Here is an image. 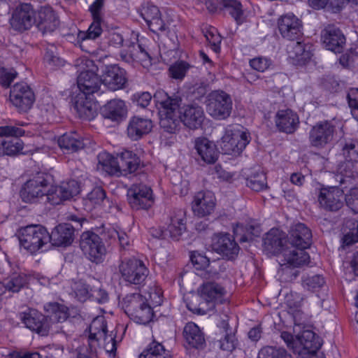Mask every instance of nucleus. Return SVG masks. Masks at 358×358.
<instances>
[{"label": "nucleus", "instance_id": "23", "mask_svg": "<svg viewBox=\"0 0 358 358\" xmlns=\"http://www.w3.org/2000/svg\"><path fill=\"white\" fill-rule=\"evenodd\" d=\"M101 78L102 84L111 91L124 88L127 81L125 71L116 64L106 66Z\"/></svg>", "mask_w": 358, "mask_h": 358}, {"label": "nucleus", "instance_id": "35", "mask_svg": "<svg viewBox=\"0 0 358 358\" xmlns=\"http://www.w3.org/2000/svg\"><path fill=\"white\" fill-rule=\"evenodd\" d=\"M74 229L69 224H60L50 234V241L57 246H67L73 240Z\"/></svg>", "mask_w": 358, "mask_h": 358}, {"label": "nucleus", "instance_id": "39", "mask_svg": "<svg viewBox=\"0 0 358 358\" xmlns=\"http://www.w3.org/2000/svg\"><path fill=\"white\" fill-rule=\"evenodd\" d=\"M117 163V173L126 175L132 173L138 169L140 159L133 152L124 150L121 152Z\"/></svg>", "mask_w": 358, "mask_h": 358}, {"label": "nucleus", "instance_id": "17", "mask_svg": "<svg viewBox=\"0 0 358 358\" xmlns=\"http://www.w3.org/2000/svg\"><path fill=\"white\" fill-rule=\"evenodd\" d=\"M212 248L228 260L235 259L240 250L234 238L228 233L215 234L212 238Z\"/></svg>", "mask_w": 358, "mask_h": 358}, {"label": "nucleus", "instance_id": "5", "mask_svg": "<svg viewBox=\"0 0 358 358\" xmlns=\"http://www.w3.org/2000/svg\"><path fill=\"white\" fill-rule=\"evenodd\" d=\"M17 236L21 247L35 253L50 242V234L41 225H28L19 229Z\"/></svg>", "mask_w": 358, "mask_h": 358}, {"label": "nucleus", "instance_id": "43", "mask_svg": "<svg viewBox=\"0 0 358 358\" xmlns=\"http://www.w3.org/2000/svg\"><path fill=\"white\" fill-rule=\"evenodd\" d=\"M58 145L61 149L68 152H76L84 147L82 138L76 132L66 133L58 139Z\"/></svg>", "mask_w": 358, "mask_h": 358}, {"label": "nucleus", "instance_id": "15", "mask_svg": "<svg viewBox=\"0 0 358 358\" xmlns=\"http://www.w3.org/2000/svg\"><path fill=\"white\" fill-rule=\"evenodd\" d=\"M36 22V10L30 3H21L13 12L10 26L17 31L29 29Z\"/></svg>", "mask_w": 358, "mask_h": 358}, {"label": "nucleus", "instance_id": "7", "mask_svg": "<svg viewBox=\"0 0 358 358\" xmlns=\"http://www.w3.org/2000/svg\"><path fill=\"white\" fill-rule=\"evenodd\" d=\"M206 105L209 115L217 120L227 119L233 108L231 96L221 90L210 92L206 97Z\"/></svg>", "mask_w": 358, "mask_h": 358}, {"label": "nucleus", "instance_id": "60", "mask_svg": "<svg viewBox=\"0 0 358 358\" xmlns=\"http://www.w3.org/2000/svg\"><path fill=\"white\" fill-rule=\"evenodd\" d=\"M249 64L252 69L264 72L271 66L272 61L268 57L260 56L250 59Z\"/></svg>", "mask_w": 358, "mask_h": 358}, {"label": "nucleus", "instance_id": "62", "mask_svg": "<svg viewBox=\"0 0 358 358\" xmlns=\"http://www.w3.org/2000/svg\"><path fill=\"white\" fill-rule=\"evenodd\" d=\"M350 191L344 196L347 206L358 214V187H349Z\"/></svg>", "mask_w": 358, "mask_h": 358}, {"label": "nucleus", "instance_id": "50", "mask_svg": "<svg viewBox=\"0 0 358 358\" xmlns=\"http://www.w3.org/2000/svg\"><path fill=\"white\" fill-rule=\"evenodd\" d=\"M24 134V131L18 127L13 126L0 127V157L3 156V137H18Z\"/></svg>", "mask_w": 358, "mask_h": 358}, {"label": "nucleus", "instance_id": "56", "mask_svg": "<svg viewBox=\"0 0 358 358\" xmlns=\"http://www.w3.org/2000/svg\"><path fill=\"white\" fill-rule=\"evenodd\" d=\"M90 297L99 303H104L108 299L107 292L101 289V282L96 279H93L91 282Z\"/></svg>", "mask_w": 358, "mask_h": 358}, {"label": "nucleus", "instance_id": "48", "mask_svg": "<svg viewBox=\"0 0 358 358\" xmlns=\"http://www.w3.org/2000/svg\"><path fill=\"white\" fill-rule=\"evenodd\" d=\"M258 358H293V357L284 348L266 346L259 350Z\"/></svg>", "mask_w": 358, "mask_h": 358}, {"label": "nucleus", "instance_id": "25", "mask_svg": "<svg viewBox=\"0 0 358 358\" xmlns=\"http://www.w3.org/2000/svg\"><path fill=\"white\" fill-rule=\"evenodd\" d=\"M321 40L325 48L335 53H341L345 44L343 32L334 25H329L322 32Z\"/></svg>", "mask_w": 358, "mask_h": 358}, {"label": "nucleus", "instance_id": "55", "mask_svg": "<svg viewBox=\"0 0 358 358\" xmlns=\"http://www.w3.org/2000/svg\"><path fill=\"white\" fill-rule=\"evenodd\" d=\"M190 259L196 270L205 271L208 273L211 272L210 269V260L205 255L197 252H192L190 255Z\"/></svg>", "mask_w": 358, "mask_h": 358}, {"label": "nucleus", "instance_id": "63", "mask_svg": "<svg viewBox=\"0 0 358 358\" xmlns=\"http://www.w3.org/2000/svg\"><path fill=\"white\" fill-rule=\"evenodd\" d=\"M347 99L352 115L358 121V88H351L348 92Z\"/></svg>", "mask_w": 358, "mask_h": 358}, {"label": "nucleus", "instance_id": "57", "mask_svg": "<svg viewBox=\"0 0 358 358\" xmlns=\"http://www.w3.org/2000/svg\"><path fill=\"white\" fill-rule=\"evenodd\" d=\"M238 345V339L234 332H227L224 336L219 341V347L222 350L231 352Z\"/></svg>", "mask_w": 358, "mask_h": 358}, {"label": "nucleus", "instance_id": "59", "mask_svg": "<svg viewBox=\"0 0 358 358\" xmlns=\"http://www.w3.org/2000/svg\"><path fill=\"white\" fill-rule=\"evenodd\" d=\"M106 198V192L100 187L94 188L87 196L86 201L93 206H100Z\"/></svg>", "mask_w": 358, "mask_h": 358}, {"label": "nucleus", "instance_id": "19", "mask_svg": "<svg viewBox=\"0 0 358 358\" xmlns=\"http://www.w3.org/2000/svg\"><path fill=\"white\" fill-rule=\"evenodd\" d=\"M335 131L334 126L329 121L317 122L310 130V145L317 149L325 148L332 141Z\"/></svg>", "mask_w": 358, "mask_h": 358}, {"label": "nucleus", "instance_id": "32", "mask_svg": "<svg viewBox=\"0 0 358 358\" xmlns=\"http://www.w3.org/2000/svg\"><path fill=\"white\" fill-rule=\"evenodd\" d=\"M220 10L229 15L236 24L241 26L247 20V15L243 5L238 0H220L219 1Z\"/></svg>", "mask_w": 358, "mask_h": 358}, {"label": "nucleus", "instance_id": "54", "mask_svg": "<svg viewBox=\"0 0 358 358\" xmlns=\"http://www.w3.org/2000/svg\"><path fill=\"white\" fill-rule=\"evenodd\" d=\"M189 68V65L188 63L184 61H180L179 62H176L169 67V73L170 77L173 79L182 80Z\"/></svg>", "mask_w": 358, "mask_h": 358}, {"label": "nucleus", "instance_id": "31", "mask_svg": "<svg viewBox=\"0 0 358 358\" xmlns=\"http://www.w3.org/2000/svg\"><path fill=\"white\" fill-rule=\"evenodd\" d=\"M120 57L123 61L127 63L136 62L141 63L144 67H148L151 64L148 53L143 49L141 45L134 42L128 45V50L121 51Z\"/></svg>", "mask_w": 358, "mask_h": 358}, {"label": "nucleus", "instance_id": "12", "mask_svg": "<svg viewBox=\"0 0 358 358\" xmlns=\"http://www.w3.org/2000/svg\"><path fill=\"white\" fill-rule=\"evenodd\" d=\"M265 248L274 255H282L281 259L282 265L288 266L285 253L291 252L287 235L281 230L276 228L271 229L266 234L264 239Z\"/></svg>", "mask_w": 358, "mask_h": 358}, {"label": "nucleus", "instance_id": "18", "mask_svg": "<svg viewBox=\"0 0 358 358\" xmlns=\"http://www.w3.org/2000/svg\"><path fill=\"white\" fill-rule=\"evenodd\" d=\"M10 100L20 112H27L33 106L35 96L25 83L15 84L10 90Z\"/></svg>", "mask_w": 358, "mask_h": 358}, {"label": "nucleus", "instance_id": "1", "mask_svg": "<svg viewBox=\"0 0 358 358\" xmlns=\"http://www.w3.org/2000/svg\"><path fill=\"white\" fill-rule=\"evenodd\" d=\"M311 230L303 223H297L289 231L287 240L291 252L285 253L288 267L298 268L310 262V255L306 252L312 244Z\"/></svg>", "mask_w": 358, "mask_h": 358}, {"label": "nucleus", "instance_id": "61", "mask_svg": "<svg viewBox=\"0 0 358 358\" xmlns=\"http://www.w3.org/2000/svg\"><path fill=\"white\" fill-rule=\"evenodd\" d=\"M101 22V20L93 19V22L88 28L87 33L80 34V37L83 39H95L98 38L102 32Z\"/></svg>", "mask_w": 358, "mask_h": 358}, {"label": "nucleus", "instance_id": "2", "mask_svg": "<svg viewBox=\"0 0 358 358\" xmlns=\"http://www.w3.org/2000/svg\"><path fill=\"white\" fill-rule=\"evenodd\" d=\"M187 230V211L184 208H173L163 215L158 238H171L178 241Z\"/></svg>", "mask_w": 358, "mask_h": 358}, {"label": "nucleus", "instance_id": "10", "mask_svg": "<svg viewBox=\"0 0 358 358\" xmlns=\"http://www.w3.org/2000/svg\"><path fill=\"white\" fill-rule=\"evenodd\" d=\"M250 141V134L238 127L227 128L222 137L220 148L226 155H238Z\"/></svg>", "mask_w": 358, "mask_h": 358}, {"label": "nucleus", "instance_id": "8", "mask_svg": "<svg viewBox=\"0 0 358 358\" xmlns=\"http://www.w3.org/2000/svg\"><path fill=\"white\" fill-rule=\"evenodd\" d=\"M50 185V176L43 172L37 173L24 184L21 198L27 203H37L46 196Z\"/></svg>", "mask_w": 358, "mask_h": 358}, {"label": "nucleus", "instance_id": "20", "mask_svg": "<svg viewBox=\"0 0 358 358\" xmlns=\"http://www.w3.org/2000/svg\"><path fill=\"white\" fill-rule=\"evenodd\" d=\"M79 192L80 186L78 182L72 180L58 186H49L45 198L51 204L58 205L64 201L71 199Z\"/></svg>", "mask_w": 358, "mask_h": 358}, {"label": "nucleus", "instance_id": "45", "mask_svg": "<svg viewBox=\"0 0 358 358\" xmlns=\"http://www.w3.org/2000/svg\"><path fill=\"white\" fill-rule=\"evenodd\" d=\"M97 169L108 174H117L118 163L117 159L107 152L103 151L97 155Z\"/></svg>", "mask_w": 358, "mask_h": 358}, {"label": "nucleus", "instance_id": "24", "mask_svg": "<svg viewBox=\"0 0 358 358\" xmlns=\"http://www.w3.org/2000/svg\"><path fill=\"white\" fill-rule=\"evenodd\" d=\"M200 297L211 307L222 304L227 301L225 287L215 282H207L199 288Z\"/></svg>", "mask_w": 358, "mask_h": 358}, {"label": "nucleus", "instance_id": "26", "mask_svg": "<svg viewBox=\"0 0 358 358\" xmlns=\"http://www.w3.org/2000/svg\"><path fill=\"white\" fill-rule=\"evenodd\" d=\"M298 353L314 356L322 346L321 339L311 330H303L296 336Z\"/></svg>", "mask_w": 358, "mask_h": 358}, {"label": "nucleus", "instance_id": "6", "mask_svg": "<svg viewBox=\"0 0 358 358\" xmlns=\"http://www.w3.org/2000/svg\"><path fill=\"white\" fill-rule=\"evenodd\" d=\"M182 102L178 96L168 98L160 102V108L158 110L159 124L164 131L169 134H175L180 124L178 112Z\"/></svg>", "mask_w": 358, "mask_h": 358}, {"label": "nucleus", "instance_id": "44", "mask_svg": "<svg viewBox=\"0 0 358 358\" xmlns=\"http://www.w3.org/2000/svg\"><path fill=\"white\" fill-rule=\"evenodd\" d=\"M44 311L50 315L51 320H54L57 322L65 321L69 317L68 308L57 302H49L44 305Z\"/></svg>", "mask_w": 358, "mask_h": 358}, {"label": "nucleus", "instance_id": "38", "mask_svg": "<svg viewBox=\"0 0 358 358\" xmlns=\"http://www.w3.org/2000/svg\"><path fill=\"white\" fill-rule=\"evenodd\" d=\"M195 149L201 159L207 164H214L217 159L215 145L206 138H199L195 141Z\"/></svg>", "mask_w": 358, "mask_h": 358}, {"label": "nucleus", "instance_id": "41", "mask_svg": "<svg viewBox=\"0 0 358 358\" xmlns=\"http://www.w3.org/2000/svg\"><path fill=\"white\" fill-rule=\"evenodd\" d=\"M89 346L96 350V344L108 331L107 322L103 316L96 317L91 322L90 327Z\"/></svg>", "mask_w": 358, "mask_h": 358}, {"label": "nucleus", "instance_id": "21", "mask_svg": "<svg viewBox=\"0 0 358 358\" xmlns=\"http://www.w3.org/2000/svg\"><path fill=\"white\" fill-rule=\"evenodd\" d=\"M278 28L282 37L289 41H297L303 35L302 22L293 13L282 15L278 20Z\"/></svg>", "mask_w": 358, "mask_h": 358}, {"label": "nucleus", "instance_id": "27", "mask_svg": "<svg viewBox=\"0 0 358 358\" xmlns=\"http://www.w3.org/2000/svg\"><path fill=\"white\" fill-rule=\"evenodd\" d=\"M34 24L43 34L51 33L57 29L59 24V20L52 8L44 6L36 12Z\"/></svg>", "mask_w": 358, "mask_h": 358}, {"label": "nucleus", "instance_id": "46", "mask_svg": "<svg viewBox=\"0 0 358 358\" xmlns=\"http://www.w3.org/2000/svg\"><path fill=\"white\" fill-rule=\"evenodd\" d=\"M246 185L255 192H260L268 187L266 174L260 170L252 171L246 178Z\"/></svg>", "mask_w": 358, "mask_h": 358}, {"label": "nucleus", "instance_id": "14", "mask_svg": "<svg viewBox=\"0 0 358 358\" xmlns=\"http://www.w3.org/2000/svg\"><path fill=\"white\" fill-rule=\"evenodd\" d=\"M80 246L84 255L92 262H99L106 253L101 238L92 232L87 231L82 234Z\"/></svg>", "mask_w": 358, "mask_h": 358}, {"label": "nucleus", "instance_id": "16", "mask_svg": "<svg viewBox=\"0 0 358 358\" xmlns=\"http://www.w3.org/2000/svg\"><path fill=\"white\" fill-rule=\"evenodd\" d=\"M128 201L133 209H147L155 202L152 191L144 184H134L128 189Z\"/></svg>", "mask_w": 358, "mask_h": 358}, {"label": "nucleus", "instance_id": "37", "mask_svg": "<svg viewBox=\"0 0 358 358\" xmlns=\"http://www.w3.org/2000/svg\"><path fill=\"white\" fill-rule=\"evenodd\" d=\"M127 106L124 101L118 99L107 102L101 108L102 115L113 121H119L127 115Z\"/></svg>", "mask_w": 358, "mask_h": 358}, {"label": "nucleus", "instance_id": "28", "mask_svg": "<svg viewBox=\"0 0 358 358\" xmlns=\"http://www.w3.org/2000/svg\"><path fill=\"white\" fill-rule=\"evenodd\" d=\"M205 114L201 106L187 105L180 112V120L189 129L195 130L200 128L204 121Z\"/></svg>", "mask_w": 358, "mask_h": 358}, {"label": "nucleus", "instance_id": "13", "mask_svg": "<svg viewBox=\"0 0 358 358\" xmlns=\"http://www.w3.org/2000/svg\"><path fill=\"white\" fill-rule=\"evenodd\" d=\"M19 318L31 331L42 336L48 335L51 327L49 316H45L36 309L29 308L20 313Z\"/></svg>", "mask_w": 358, "mask_h": 358}, {"label": "nucleus", "instance_id": "51", "mask_svg": "<svg viewBox=\"0 0 358 358\" xmlns=\"http://www.w3.org/2000/svg\"><path fill=\"white\" fill-rule=\"evenodd\" d=\"M3 156L16 155L22 152L23 143L19 138L6 140L3 138Z\"/></svg>", "mask_w": 358, "mask_h": 358}, {"label": "nucleus", "instance_id": "64", "mask_svg": "<svg viewBox=\"0 0 358 358\" xmlns=\"http://www.w3.org/2000/svg\"><path fill=\"white\" fill-rule=\"evenodd\" d=\"M43 59L44 62L52 69L62 66L64 64V60L59 57L51 49L46 50Z\"/></svg>", "mask_w": 358, "mask_h": 358}, {"label": "nucleus", "instance_id": "9", "mask_svg": "<svg viewBox=\"0 0 358 358\" xmlns=\"http://www.w3.org/2000/svg\"><path fill=\"white\" fill-rule=\"evenodd\" d=\"M125 313L135 322L146 324L152 321L155 315L152 308L140 294H133L124 299Z\"/></svg>", "mask_w": 358, "mask_h": 358}, {"label": "nucleus", "instance_id": "33", "mask_svg": "<svg viewBox=\"0 0 358 358\" xmlns=\"http://www.w3.org/2000/svg\"><path fill=\"white\" fill-rule=\"evenodd\" d=\"M183 337L189 348L203 349L206 345L204 333L193 322H187L183 329Z\"/></svg>", "mask_w": 358, "mask_h": 358}, {"label": "nucleus", "instance_id": "40", "mask_svg": "<svg viewBox=\"0 0 358 358\" xmlns=\"http://www.w3.org/2000/svg\"><path fill=\"white\" fill-rule=\"evenodd\" d=\"M288 52L289 57L300 66L305 65L313 56L310 46L298 41L292 46H288Z\"/></svg>", "mask_w": 358, "mask_h": 358}, {"label": "nucleus", "instance_id": "29", "mask_svg": "<svg viewBox=\"0 0 358 358\" xmlns=\"http://www.w3.org/2000/svg\"><path fill=\"white\" fill-rule=\"evenodd\" d=\"M275 125L278 129L286 134H293L298 129L299 117L291 109L280 110L275 115Z\"/></svg>", "mask_w": 358, "mask_h": 358}, {"label": "nucleus", "instance_id": "52", "mask_svg": "<svg viewBox=\"0 0 358 358\" xmlns=\"http://www.w3.org/2000/svg\"><path fill=\"white\" fill-rule=\"evenodd\" d=\"M325 283L326 281L323 275L318 274L307 276L303 280V287L313 292L318 291Z\"/></svg>", "mask_w": 358, "mask_h": 358}, {"label": "nucleus", "instance_id": "4", "mask_svg": "<svg viewBox=\"0 0 358 358\" xmlns=\"http://www.w3.org/2000/svg\"><path fill=\"white\" fill-rule=\"evenodd\" d=\"M76 66L80 71L77 78V85L83 95L98 92L102 85L101 78L94 71L96 69L92 60L81 58L76 61Z\"/></svg>", "mask_w": 358, "mask_h": 358}, {"label": "nucleus", "instance_id": "11", "mask_svg": "<svg viewBox=\"0 0 358 358\" xmlns=\"http://www.w3.org/2000/svg\"><path fill=\"white\" fill-rule=\"evenodd\" d=\"M118 268L124 280L134 285L141 284L149 272L143 262L135 257L121 260Z\"/></svg>", "mask_w": 358, "mask_h": 358}, {"label": "nucleus", "instance_id": "49", "mask_svg": "<svg viewBox=\"0 0 358 358\" xmlns=\"http://www.w3.org/2000/svg\"><path fill=\"white\" fill-rule=\"evenodd\" d=\"M204 36L210 47V49L215 53L218 54L221 51L222 36L218 33L217 29L214 27L208 28Z\"/></svg>", "mask_w": 358, "mask_h": 358}, {"label": "nucleus", "instance_id": "34", "mask_svg": "<svg viewBox=\"0 0 358 358\" xmlns=\"http://www.w3.org/2000/svg\"><path fill=\"white\" fill-rule=\"evenodd\" d=\"M75 108L81 118L91 120L97 114L98 104L87 97V95L78 94L75 102Z\"/></svg>", "mask_w": 358, "mask_h": 358}, {"label": "nucleus", "instance_id": "22", "mask_svg": "<svg viewBox=\"0 0 358 358\" xmlns=\"http://www.w3.org/2000/svg\"><path fill=\"white\" fill-rule=\"evenodd\" d=\"M216 198L209 191L196 192L191 203L194 215L198 217H204L212 214L215 208Z\"/></svg>", "mask_w": 358, "mask_h": 358}, {"label": "nucleus", "instance_id": "53", "mask_svg": "<svg viewBox=\"0 0 358 358\" xmlns=\"http://www.w3.org/2000/svg\"><path fill=\"white\" fill-rule=\"evenodd\" d=\"M343 155L346 161L358 162V141L351 140L346 142L343 148Z\"/></svg>", "mask_w": 358, "mask_h": 358}, {"label": "nucleus", "instance_id": "58", "mask_svg": "<svg viewBox=\"0 0 358 358\" xmlns=\"http://www.w3.org/2000/svg\"><path fill=\"white\" fill-rule=\"evenodd\" d=\"M90 285H87L83 282H76L73 285V290L75 297L80 301H85L90 297Z\"/></svg>", "mask_w": 358, "mask_h": 358}, {"label": "nucleus", "instance_id": "36", "mask_svg": "<svg viewBox=\"0 0 358 358\" xmlns=\"http://www.w3.org/2000/svg\"><path fill=\"white\" fill-rule=\"evenodd\" d=\"M118 331H124V327L118 325L110 331H107L96 343V348L97 346L102 348L107 353L115 355L117 344L122 339V334L117 335Z\"/></svg>", "mask_w": 358, "mask_h": 358}, {"label": "nucleus", "instance_id": "47", "mask_svg": "<svg viewBox=\"0 0 358 358\" xmlns=\"http://www.w3.org/2000/svg\"><path fill=\"white\" fill-rule=\"evenodd\" d=\"M26 282V276L24 274L14 273L4 279L3 283L7 290L17 292L23 287Z\"/></svg>", "mask_w": 358, "mask_h": 358}, {"label": "nucleus", "instance_id": "3", "mask_svg": "<svg viewBox=\"0 0 358 358\" xmlns=\"http://www.w3.org/2000/svg\"><path fill=\"white\" fill-rule=\"evenodd\" d=\"M340 183L341 188L338 187H322L317 195V201L320 206L327 211L334 212L341 209L343 205L345 189L348 188L347 182L352 185L355 179L351 176L341 175Z\"/></svg>", "mask_w": 358, "mask_h": 358}, {"label": "nucleus", "instance_id": "42", "mask_svg": "<svg viewBox=\"0 0 358 358\" xmlns=\"http://www.w3.org/2000/svg\"><path fill=\"white\" fill-rule=\"evenodd\" d=\"M233 231L236 236H239L241 243L252 241L260 235L259 226L249 223H237L234 226Z\"/></svg>", "mask_w": 358, "mask_h": 358}, {"label": "nucleus", "instance_id": "30", "mask_svg": "<svg viewBox=\"0 0 358 358\" xmlns=\"http://www.w3.org/2000/svg\"><path fill=\"white\" fill-rule=\"evenodd\" d=\"M153 127L152 122L147 118L134 116L128 123L127 133L132 141H137L149 134Z\"/></svg>", "mask_w": 358, "mask_h": 358}]
</instances>
